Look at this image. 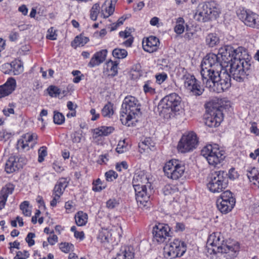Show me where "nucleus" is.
<instances>
[{
    "instance_id": "obj_11",
    "label": "nucleus",
    "mask_w": 259,
    "mask_h": 259,
    "mask_svg": "<svg viewBox=\"0 0 259 259\" xmlns=\"http://www.w3.org/2000/svg\"><path fill=\"white\" fill-rule=\"evenodd\" d=\"M183 76L181 79L184 82L185 88L189 90L193 95L199 96L202 94L204 90L200 85V82L195 76L187 72L183 68Z\"/></svg>"
},
{
    "instance_id": "obj_4",
    "label": "nucleus",
    "mask_w": 259,
    "mask_h": 259,
    "mask_svg": "<svg viewBox=\"0 0 259 259\" xmlns=\"http://www.w3.org/2000/svg\"><path fill=\"white\" fill-rule=\"evenodd\" d=\"M181 98L176 93L170 94L164 97L157 106V112L159 115L164 118H168L176 114L180 109Z\"/></svg>"
},
{
    "instance_id": "obj_29",
    "label": "nucleus",
    "mask_w": 259,
    "mask_h": 259,
    "mask_svg": "<svg viewBox=\"0 0 259 259\" xmlns=\"http://www.w3.org/2000/svg\"><path fill=\"white\" fill-rule=\"evenodd\" d=\"M118 65L117 61H108L106 63V70L109 72L108 75L114 76L118 73Z\"/></svg>"
},
{
    "instance_id": "obj_16",
    "label": "nucleus",
    "mask_w": 259,
    "mask_h": 259,
    "mask_svg": "<svg viewBox=\"0 0 259 259\" xmlns=\"http://www.w3.org/2000/svg\"><path fill=\"white\" fill-rule=\"evenodd\" d=\"M169 231V227L166 224L159 223L155 225L152 230L154 239L159 243L164 242L170 237Z\"/></svg>"
},
{
    "instance_id": "obj_54",
    "label": "nucleus",
    "mask_w": 259,
    "mask_h": 259,
    "mask_svg": "<svg viewBox=\"0 0 259 259\" xmlns=\"http://www.w3.org/2000/svg\"><path fill=\"white\" fill-rule=\"evenodd\" d=\"M119 202L114 198L110 199L106 202V206L110 209H113L117 206Z\"/></svg>"
},
{
    "instance_id": "obj_15",
    "label": "nucleus",
    "mask_w": 259,
    "mask_h": 259,
    "mask_svg": "<svg viewBox=\"0 0 259 259\" xmlns=\"http://www.w3.org/2000/svg\"><path fill=\"white\" fill-rule=\"evenodd\" d=\"M237 16L246 25L254 28H259V15L249 10L242 8L238 11Z\"/></svg>"
},
{
    "instance_id": "obj_19",
    "label": "nucleus",
    "mask_w": 259,
    "mask_h": 259,
    "mask_svg": "<svg viewBox=\"0 0 259 259\" xmlns=\"http://www.w3.org/2000/svg\"><path fill=\"white\" fill-rule=\"evenodd\" d=\"M32 147V134L26 133L18 140L16 148L19 151L26 152Z\"/></svg>"
},
{
    "instance_id": "obj_36",
    "label": "nucleus",
    "mask_w": 259,
    "mask_h": 259,
    "mask_svg": "<svg viewBox=\"0 0 259 259\" xmlns=\"http://www.w3.org/2000/svg\"><path fill=\"white\" fill-rule=\"evenodd\" d=\"M114 130V128L111 126H102L100 128L95 130V134L98 136H107L111 133Z\"/></svg>"
},
{
    "instance_id": "obj_56",
    "label": "nucleus",
    "mask_w": 259,
    "mask_h": 259,
    "mask_svg": "<svg viewBox=\"0 0 259 259\" xmlns=\"http://www.w3.org/2000/svg\"><path fill=\"white\" fill-rule=\"evenodd\" d=\"M57 34L53 28L51 27L48 30L47 38L50 40H55L56 39Z\"/></svg>"
},
{
    "instance_id": "obj_64",
    "label": "nucleus",
    "mask_w": 259,
    "mask_h": 259,
    "mask_svg": "<svg viewBox=\"0 0 259 259\" xmlns=\"http://www.w3.org/2000/svg\"><path fill=\"white\" fill-rule=\"evenodd\" d=\"M249 156L250 158L253 159H255L256 157H258V162L259 163V149H256L254 153L251 152Z\"/></svg>"
},
{
    "instance_id": "obj_52",
    "label": "nucleus",
    "mask_w": 259,
    "mask_h": 259,
    "mask_svg": "<svg viewBox=\"0 0 259 259\" xmlns=\"http://www.w3.org/2000/svg\"><path fill=\"white\" fill-rule=\"evenodd\" d=\"M118 175L115 171L110 170L105 173V177L106 180L108 181L111 182L113 180L117 178Z\"/></svg>"
},
{
    "instance_id": "obj_24",
    "label": "nucleus",
    "mask_w": 259,
    "mask_h": 259,
    "mask_svg": "<svg viewBox=\"0 0 259 259\" xmlns=\"http://www.w3.org/2000/svg\"><path fill=\"white\" fill-rule=\"evenodd\" d=\"M159 43L158 38L150 36L147 37L145 41H143V48L145 51L153 53L157 50Z\"/></svg>"
},
{
    "instance_id": "obj_23",
    "label": "nucleus",
    "mask_w": 259,
    "mask_h": 259,
    "mask_svg": "<svg viewBox=\"0 0 259 259\" xmlns=\"http://www.w3.org/2000/svg\"><path fill=\"white\" fill-rule=\"evenodd\" d=\"M22 168V165L20 163L19 158L15 156H11L7 160L5 170L7 174H12Z\"/></svg>"
},
{
    "instance_id": "obj_53",
    "label": "nucleus",
    "mask_w": 259,
    "mask_h": 259,
    "mask_svg": "<svg viewBox=\"0 0 259 259\" xmlns=\"http://www.w3.org/2000/svg\"><path fill=\"white\" fill-rule=\"evenodd\" d=\"M29 253L27 251H19L17 252L16 256L14 257V259H26L29 257Z\"/></svg>"
},
{
    "instance_id": "obj_47",
    "label": "nucleus",
    "mask_w": 259,
    "mask_h": 259,
    "mask_svg": "<svg viewBox=\"0 0 259 259\" xmlns=\"http://www.w3.org/2000/svg\"><path fill=\"white\" fill-rule=\"evenodd\" d=\"M13 134L11 132H8L6 130H2L0 131V140L7 141L9 139H10L12 136Z\"/></svg>"
},
{
    "instance_id": "obj_35",
    "label": "nucleus",
    "mask_w": 259,
    "mask_h": 259,
    "mask_svg": "<svg viewBox=\"0 0 259 259\" xmlns=\"http://www.w3.org/2000/svg\"><path fill=\"white\" fill-rule=\"evenodd\" d=\"M134 257V253L127 248L120 253H118L116 257L114 259H133Z\"/></svg>"
},
{
    "instance_id": "obj_28",
    "label": "nucleus",
    "mask_w": 259,
    "mask_h": 259,
    "mask_svg": "<svg viewBox=\"0 0 259 259\" xmlns=\"http://www.w3.org/2000/svg\"><path fill=\"white\" fill-rule=\"evenodd\" d=\"M114 9L112 1H106L102 6L101 15L104 18H108L113 13Z\"/></svg>"
},
{
    "instance_id": "obj_12",
    "label": "nucleus",
    "mask_w": 259,
    "mask_h": 259,
    "mask_svg": "<svg viewBox=\"0 0 259 259\" xmlns=\"http://www.w3.org/2000/svg\"><path fill=\"white\" fill-rule=\"evenodd\" d=\"M186 251L185 243L175 239L164 248V254L165 257L172 259L183 255Z\"/></svg>"
},
{
    "instance_id": "obj_14",
    "label": "nucleus",
    "mask_w": 259,
    "mask_h": 259,
    "mask_svg": "<svg viewBox=\"0 0 259 259\" xmlns=\"http://www.w3.org/2000/svg\"><path fill=\"white\" fill-rule=\"evenodd\" d=\"M198 140L196 134L193 132L184 135L179 141L177 148L179 152L186 153L196 148Z\"/></svg>"
},
{
    "instance_id": "obj_57",
    "label": "nucleus",
    "mask_w": 259,
    "mask_h": 259,
    "mask_svg": "<svg viewBox=\"0 0 259 259\" xmlns=\"http://www.w3.org/2000/svg\"><path fill=\"white\" fill-rule=\"evenodd\" d=\"M19 37V33L17 32L12 31L9 36V38L11 41H16Z\"/></svg>"
},
{
    "instance_id": "obj_34",
    "label": "nucleus",
    "mask_w": 259,
    "mask_h": 259,
    "mask_svg": "<svg viewBox=\"0 0 259 259\" xmlns=\"http://www.w3.org/2000/svg\"><path fill=\"white\" fill-rule=\"evenodd\" d=\"M89 41V39L81 34L76 36L72 42V46L75 48L78 46H83Z\"/></svg>"
},
{
    "instance_id": "obj_37",
    "label": "nucleus",
    "mask_w": 259,
    "mask_h": 259,
    "mask_svg": "<svg viewBox=\"0 0 259 259\" xmlns=\"http://www.w3.org/2000/svg\"><path fill=\"white\" fill-rule=\"evenodd\" d=\"M139 147L144 151L149 149H151V147H154V143L150 138H146L143 141L139 143Z\"/></svg>"
},
{
    "instance_id": "obj_48",
    "label": "nucleus",
    "mask_w": 259,
    "mask_h": 259,
    "mask_svg": "<svg viewBox=\"0 0 259 259\" xmlns=\"http://www.w3.org/2000/svg\"><path fill=\"white\" fill-rule=\"evenodd\" d=\"M38 161L41 163L44 160V158L47 155V147L45 146L41 147L38 150Z\"/></svg>"
},
{
    "instance_id": "obj_59",
    "label": "nucleus",
    "mask_w": 259,
    "mask_h": 259,
    "mask_svg": "<svg viewBox=\"0 0 259 259\" xmlns=\"http://www.w3.org/2000/svg\"><path fill=\"white\" fill-rule=\"evenodd\" d=\"M156 81L160 84L167 78V75L165 73L159 74L156 75Z\"/></svg>"
},
{
    "instance_id": "obj_22",
    "label": "nucleus",
    "mask_w": 259,
    "mask_h": 259,
    "mask_svg": "<svg viewBox=\"0 0 259 259\" xmlns=\"http://www.w3.org/2000/svg\"><path fill=\"white\" fill-rule=\"evenodd\" d=\"M224 242V238L220 233H213L209 236L207 244L215 247V248H213L212 251L214 253H217L220 252V249L219 248H222Z\"/></svg>"
},
{
    "instance_id": "obj_2",
    "label": "nucleus",
    "mask_w": 259,
    "mask_h": 259,
    "mask_svg": "<svg viewBox=\"0 0 259 259\" xmlns=\"http://www.w3.org/2000/svg\"><path fill=\"white\" fill-rule=\"evenodd\" d=\"M132 184L136 192V198L138 203L146 206L150 199L151 184L149 183L147 176L143 171H139L134 175Z\"/></svg>"
},
{
    "instance_id": "obj_49",
    "label": "nucleus",
    "mask_w": 259,
    "mask_h": 259,
    "mask_svg": "<svg viewBox=\"0 0 259 259\" xmlns=\"http://www.w3.org/2000/svg\"><path fill=\"white\" fill-rule=\"evenodd\" d=\"M101 185V180L100 179H97L96 181H94L93 182L92 190L95 192H100L105 188V187H102Z\"/></svg>"
},
{
    "instance_id": "obj_8",
    "label": "nucleus",
    "mask_w": 259,
    "mask_h": 259,
    "mask_svg": "<svg viewBox=\"0 0 259 259\" xmlns=\"http://www.w3.org/2000/svg\"><path fill=\"white\" fill-rule=\"evenodd\" d=\"M207 187L212 193H220L228 186L227 174L224 171L211 172L207 178Z\"/></svg>"
},
{
    "instance_id": "obj_60",
    "label": "nucleus",
    "mask_w": 259,
    "mask_h": 259,
    "mask_svg": "<svg viewBox=\"0 0 259 259\" xmlns=\"http://www.w3.org/2000/svg\"><path fill=\"white\" fill-rule=\"evenodd\" d=\"M52 234L48 238V241L51 245H53L58 242V237L54 233Z\"/></svg>"
},
{
    "instance_id": "obj_1",
    "label": "nucleus",
    "mask_w": 259,
    "mask_h": 259,
    "mask_svg": "<svg viewBox=\"0 0 259 259\" xmlns=\"http://www.w3.org/2000/svg\"><path fill=\"white\" fill-rule=\"evenodd\" d=\"M245 53L242 47L234 49L230 46H226L224 49L220 50L222 56L226 57L228 54L232 55L231 59L230 73L232 77L238 82L243 81L245 78L246 71L250 69V64L249 61L242 57V51Z\"/></svg>"
},
{
    "instance_id": "obj_20",
    "label": "nucleus",
    "mask_w": 259,
    "mask_h": 259,
    "mask_svg": "<svg viewBox=\"0 0 259 259\" xmlns=\"http://www.w3.org/2000/svg\"><path fill=\"white\" fill-rule=\"evenodd\" d=\"M3 71L5 74L13 73L19 75L23 71V66L19 60H15L11 63H5L2 66Z\"/></svg>"
},
{
    "instance_id": "obj_26",
    "label": "nucleus",
    "mask_w": 259,
    "mask_h": 259,
    "mask_svg": "<svg viewBox=\"0 0 259 259\" xmlns=\"http://www.w3.org/2000/svg\"><path fill=\"white\" fill-rule=\"evenodd\" d=\"M162 192L164 196L170 201L174 200L179 193L178 187L172 185L165 186L162 189Z\"/></svg>"
},
{
    "instance_id": "obj_44",
    "label": "nucleus",
    "mask_w": 259,
    "mask_h": 259,
    "mask_svg": "<svg viewBox=\"0 0 259 259\" xmlns=\"http://www.w3.org/2000/svg\"><path fill=\"white\" fill-rule=\"evenodd\" d=\"M53 119L54 123L57 124H62L65 121L64 116L59 112H54Z\"/></svg>"
},
{
    "instance_id": "obj_39",
    "label": "nucleus",
    "mask_w": 259,
    "mask_h": 259,
    "mask_svg": "<svg viewBox=\"0 0 259 259\" xmlns=\"http://www.w3.org/2000/svg\"><path fill=\"white\" fill-rule=\"evenodd\" d=\"M113 56L117 59H123L127 55V52L125 49L116 48L112 51Z\"/></svg>"
},
{
    "instance_id": "obj_5",
    "label": "nucleus",
    "mask_w": 259,
    "mask_h": 259,
    "mask_svg": "<svg viewBox=\"0 0 259 259\" xmlns=\"http://www.w3.org/2000/svg\"><path fill=\"white\" fill-rule=\"evenodd\" d=\"M139 101L132 96L126 97L122 104V113L120 120L123 124L128 126L133 123L131 121L135 118V115L140 111Z\"/></svg>"
},
{
    "instance_id": "obj_55",
    "label": "nucleus",
    "mask_w": 259,
    "mask_h": 259,
    "mask_svg": "<svg viewBox=\"0 0 259 259\" xmlns=\"http://www.w3.org/2000/svg\"><path fill=\"white\" fill-rule=\"evenodd\" d=\"M126 150V146L125 145V141H120L119 142L116 148V151L118 153H122Z\"/></svg>"
},
{
    "instance_id": "obj_33",
    "label": "nucleus",
    "mask_w": 259,
    "mask_h": 259,
    "mask_svg": "<svg viewBox=\"0 0 259 259\" xmlns=\"http://www.w3.org/2000/svg\"><path fill=\"white\" fill-rule=\"evenodd\" d=\"M15 187V186L13 184L11 183H7L2 188L0 194L8 199L9 195L12 194L14 192Z\"/></svg>"
},
{
    "instance_id": "obj_9",
    "label": "nucleus",
    "mask_w": 259,
    "mask_h": 259,
    "mask_svg": "<svg viewBox=\"0 0 259 259\" xmlns=\"http://www.w3.org/2000/svg\"><path fill=\"white\" fill-rule=\"evenodd\" d=\"M224 153L217 144L207 145L201 151V154L206 159L208 163L214 166L224 160L225 157Z\"/></svg>"
},
{
    "instance_id": "obj_40",
    "label": "nucleus",
    "mask_w": 259,
    "mask_h": 259,
    "mask_svg": "<svg viewBox=\"0 0 259 259\" xmlns=\"http://www.w3.org/2000/svg\"><path fill=\"white\" fill-rule=\"evenodd\" d=\"M113 114L112 105L108 103L104 106L102 110V114L104 117H110Z\"/></svg>"
},
{
    "instance_id": "obj_50",
    "label": "nucleus",
    "mask_w": 259,
    "mask_h": 259,
    "mask_svg": "<svg viewBox=\"0 0 259 259\" xmlns=\"http://www.w3.org/2000/svg\"><path fill=\"white\" fill-rule=\"evenodd\" d=\"M257 171L255 168H252L250 171H248L247 174V177L249 179L250 182H252L253 181H257L258 179V176L257 175Z\"/></svg>"
},
{
    "instance_id": "obj_41",
    "label": "nucleus",
    "mask_w": 259,
    "mask_h": 259,
    "mask_svg": "<svg viewBox=\"0 0 259 259\" xmlns=\"http://www.w3.org/2000/svg\"><path fill=\"white\" fill-rule=\"evenodd\" d=\"M184 22V21L182 18H179L178 19L177 24L174 29L176 33L181 34L183 33L184 31V26L183 24Z\"/></svg>"
},
{
    "instance_id": "obj_6",
    "label": "nucleus",
    "mask_w": 259,
    "mask_h": 259,
    "mask_svg": "<svg viewBox=\"0 0 259 259\" xmlns=\"http://www.w3.org/2000/svg\"><path fill=\"white\" fill-rule=\"evenodd\" d=\"M220 11L214 2L202 3L198 5L195 14L196 19L202 22L216 19Z\"/></svg>"
},
{
    "instance_id": "obj_43",
    "label": "nucleus",
    "mask_w": 259,
    "mask_h": 259,
    "mask_svg": "<svg viewBox=\"0 0 259 259\" xmlns=\"http://www.w3.org/2000/svg\"><path fill=\"white\" fill-rule=\"evenodd\" d=\"M100 11V5L98 3L95 4L91 9V18L95 21L97 19L98 15Z\"/></svg>"
},
{
    "instance_id": "obj_25",
    "label": "nucleus",
    "mask_w": 259,
    "mask_h": 259,
    "mask_svg": "<svg viewBox=\"0 0 259 259\" xmlns=\"http://www.w3.org/2000/svg\"><path fill=\"white\" fill-rule=\"evenodd\" d=\"M107 53V50H102L95 53L91 58L88 66L90 67H94L103 63L106 59Z\"/></svg>"
},
{
    "instance_id": "obj_31",
    "label": "nucleus",
    "mask_w": 259,
    "mask_h": 259,
    "mask_svg": "<svg viewBox=\"0 0 259 259\" xmlns=\"http://www.w3.org/2000/svg\"><path fill=\"white\" fill-rule=\"evenodd\" d=\"M111 233L106 229H102L98 235V239L102 243H108L111 239Z\"/></svg>"
},
{
    "instance_id": "obj_10",
    "label": "nucleus",
    "mask_w": 259,
    "mask_h": 259,
    "mask_svg": "<svg viewBox=\"0 0 259 259\" xmlns=\"http://www.w3.org/2000/svg\"><path fill=\"white\" fill-rule=\"evenodd\" d=\"M185 171L184 163L177 159L167 162L163 167L165 175L169 179L177 180L182 177Z\"/></svg>"
},
{
    "instance_id": "obj_27",
    "label": "nucleus",
    "mask_w": 259,
    "mask_h": 259,
    "mask_svg": "<svg viewBox=\"0 0 259 259\" xmlns=\"http://www.w3.org/2000/svg\"><path fill=\"white\" fill-rule=\"evenodd\" d=\"M67 186V183L66 179L61 178L55 185L53 191V195L60 197L63 193L65 188Z\"/></svg>"
},
{
    "instance_id": "obj_21",
    "label": "nucleus",
    "mask_w": 259,
    "mask_h": 259,
    "mask_svg": "<svg viewBox=\"0 0 259 259\" xmlns=\"http://www.w3.org/2000/svg\"><path fill=\"white\" fill-rule=\"evenodd\" d=\"M17 87L16 81L13 77H9L6 82L0 85V98H4L11 94Z\"/></svg>"
},
{
    "instance_id": "obj_61",
    "label": "nucleus",
    "mask_w": 259,
    "mask_h": 259,
    "mask_svg": "<svg viewBox=\"0 0 259 259\" xmlns=\"http://www.w3.org/2000/svg\"><path fill=\"white\" fill-rule=\"evenodd\" d=\"M9 244L10 245V249L11 252H12V248H16L18 249H19L20 248V247H19L20 243L19 242H18L17 241H15L13 242H10L9 243Z\"/></svg>"
},
{
    "instance_id": "obj_51",
    "label": "nucleus",
    "mask_w": 259,
    "mask_h": 259,
    "mask_svg": "<svg viewBox=\"0 0 259 259\" xmlns=\"http://www.w3.org/2000/svg\"><path fill=\"white\" fill-rule=\"evenodd\" d=\"M150 83L151 82L149 81L146 82L143 86V89L145 93H149L153 95L155 93V89L151 86Z\"/></svg>"
},
{
    "instance_id": "obj_7",
    "label": "nucleus",
    "mask_w": 259,
    "mask_h": 259,
    "mask_svg": "<svg viewBox=\"0 0 259 259\" xmlns=\"http://www.w3.org/2000/svg\"><path fill=\"white\" fill-rule=\"evenodd\" d=\"M224 48H221L219 51ZM219 55L222 56V54L220 52L218 55L209 54L203 59L201 65V70L200 72L203 82H205V79L211 75L212 72L217 71L214 70L216 67H218L220 69L222 68V65L220 61ZM223 56H224L223 55L221 57Z\"/></svg>"
},
{
    "instance_id": "obj_17",
    "label": "nucleus",
    "mask_w": 259,
    "mask_h": 259,
    "mask_svg": "<svg viewBox=\"0 0 259 259\" xmlns=\"http://www.w3.org/2000/svg\"><path fill=\"white\" fill-rule=\"evenodd\" d=\"M223 120V114L218 109H213L205 115V123L209 127H217Z\"/></svg>"
},
{
    "instance_id": "obj_18",
    "label": "nucleus",
    "mask_w": 259,
    "mask_h": 259,
    "mask_svg": "<svg viewBox=\"0 0 259 259\" xmlns=\"http://www.w3.org/2000/svg\"><path fill=\"white\" fill-rule=\"evenodd\" d=\"M219 253L228 254L231 259L236 257L240 251V246L237 241H225L223 245L219 248Z\"/></svg>"
},
{
    "instance_id": "obj_13",
    "label": "nucleus",
    "mask_w": 259,
    "mask_h": 259,
    "mask_svg": "<svg viewBox=\"0 0 259 259\" xmlns=\"http://www.w3.org/2000/svg\"><path fill=\"white\" fill-rule=\"evenodd\" d=\"M236 203L235 198L230 191H225L222 193L217 200L218 209L223 213H227L234 208Z\"/></svg>"
},
{
    "instance_id": "obj_42",
    "label": "nucleus",
    "mask_w": 259,
    "mask_h": 259,
    "mask_svg": "<svg viewBox=\"0 0 259 259\" xmlns=\"http://www.w3.org/2000/svg\"><path fill=\"white\" fill-rule=\"evenodd\" d=\"M49 95L52 97H56L61 94V90L57 87L50 85L47 89Z\"/></svg>"
},
{
    "instance_id": "obj_58",
    "label": "nucleus",
    "mask_w": 259,
    "mask_h": 259,
    "mask_svg": "<svg viewBox=\"0 0 259 259\" xmlns=\"http://www.w3.org/2000/svg\"><path fill=\"white\" fill-rule=\"evenodd\" d=\"M126 169L128 168V165L126 161H122L120 163H117L116 165V169L119 171H121V168Z\"/></svg>"
},
{
    "instance_id": "obj_30",
    "label": "nucleus",
    "mask_w": 259,
    "mask_h": 259,
    "mask_svg": "<svg viewBox=\"0 0 259 259\" xmlns=\"http://www.w3.org/2000/svg\"><path fill=\"white\" fill-rule=\"evenodd\" d=\"M205 41L209 47H213L219 43L220 39L215 33H211L206 36Z\"/></svg>"
},
{
    "instance_id": "obj_32",
    "label": "nucleus",
    "mask_w": 259,
    "mask_h": 259,
    "mask_svg": "<svg viewBox=\"0 0 259 259\" xmlns=\"http://www.w3.org/2000/svg\"><path fill=\"white\" fill-rule=\"evenodd\" d=\"M76 224L78 226L85 225L87 223L88 215L82 211L78 212L75 215Z\"/></svg>"
},
{
    "instance_id": "obj_63",
    "label": "nucleus",
    "mask_w": 259,
    "mask_h": 259,
    "mask_svg": "<svg viewBox=\"0 0 259 259\" xmlns=\"http://www.w3.org/2000/svg\"><path fill=\"white\" fill-rule=\"evenodd\" d=\"M228 175L230 179H235L237 177V174L235 171V169L233 168L230 169Z\"/></svg>"
},
{
    "instance_id": "obj_38",
    "label": "nucleus",
    "mask_w": 259,
    "mask_h": 259,
    "mask_svg": "<svg viewBox=\"0 0 259 259\" xmlns=\"http://www.w3.org/2000/svg\"><path fill=\"white\" fill-rule=\"evenodd\" d=\"M20 208L23 214L25 216H30L31 210L29 207V202L28 201H24L20 205Z\"/></svg>"
},
{
    "instance_id": "obj_3",
    "label": "nucleus",
    "mask_w": 259,
    "mask_h": 259,
    "mask_svg": "<svg viewBox=\"0 0 259 259\" xmlns=\"http://www.w3.org/2000/svg\"><path fill=\"white\" fill-rule=\"evenodd\" d=\"M231 76L226 71L212 72L211 75L205 79V82L203 83L210 91L219 93L231 87Z\"/></svg>"
},
{
    "instance_id": "obj_45",
    "label": "nucleus",
    "mask_w": 259,
    "mask_h": 259,
    "mask_svg": "<svg viewBox=\"0 0 259 259\" xmlns=\"http://www.w3.org/2000/svg\"><path fill=\"white\" fill-rule=\"evenodd\" d=\"M60 249L65 253H68L72 251L74 248V245L72 244L67 242L61 243L59 245Z\"/></svg>"
},
{
    "instance_id": "obj_46",
    "label": "nucleus",
    "mask_w": 259,
    "mask_h": 259,
    "mask_svg": "<svg viewBox=\"0 0 259 259\" xmlns=\"http://www.w3.org/2000/svg\"><path fill=\"white\" fill-rule=\"evenodd\" d=\"M81 133V131H76L71 134V140L73 143H79L80 142L82 137Z\"/></svg>"
},
{
    "instance_id": "obj_62",
    "label": "nucleus",
    "mask_w": 259,
    "mask_h": 259,
    "mask_svg": "<svg viewBox=\"0 0 259 259\" xmlns=\"http://www.w3.org/2000/svg\"><path fill=\"white\" fill-rule=\"evenodd\" d=\"M4 114L6 116H10V114H14V110L12 108H5L3 110Z\"/></svg>"
}]
</instances>
